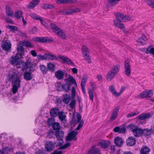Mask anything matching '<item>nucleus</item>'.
Returning a JSON list of instances; mask_svg holds the SVG:
<instances>
[{
	"label": "nucleus",
	"instance_id": "obj_50",
	"mask_svg": "<svg viewBox=\"0 0 154 154\" xmlns=\"http://www.w3.org/2000/svg\"><path fill=\"white\" fill-rule=\"evenodd\" d=\"M146 2L148 5L154 8V0H147Z\"/></svg>",
	"mask_w": 154,
	"mask_h": 154
},
{
	"label": "nucleus",
	"instance_id": "obj_24",
	"mask_svg": "<svg viewBox=\"0 0 154 154\" xmlns=\"http://www.w3.org/2000/svg\"><path fill=\"white\" fill-rule=\"evenodd\" d=\"M56 77L58 80L62 79L64 77L63 72L61 70H59L55 73Z\"/></svg>",
	"mask_w": 154,
	"mask_h": 154
},
{
	"label": "nucleus",
	"instance_id": "obj_64",
	"mask_svg": "<svg viewBox=\"0 0 154 154\" xmlns=\"http://www.w3.org/2000/svg\"><path fill=\"white\" fill-rule=\"evenodd\" d=\"M70 145V143L69 142H68L65 144L63 146H61L60 148V149H64L67 148Z\"/></svg>",
	"mask_w": 154,
	"mask_h": 154
},
{
	"label": "nucleus",
	"instance_id": "obj_11",
	"mask_svg": "<svg viewBox=\"0 0 154 154\" xmlns=\"http://www.w3.org/2000/svg\"><path fill=\"white\" fill-rule=\"evenodd\" d=\"M54 147V145L52 141H47L45 144V148L47 151H50L53 150Z\"/></svg>",
	"mask_w": 154,
	"mask_h": 154
},
{
	"label": "nucleus",
	"instance_id": "obj_19",
	"mask_svg": "<svg viewBox=\"0 0 154 154\" xmlns=\"http://www.w3.org/2000/svg\"><path fill=\"white\" fill-rule=\"evenodd\" d=\"M33 75L30 71H26L23 74L24 79L27 81L30 80L33 78Z\"/></svg>",
	"mask_w": 154,
	"mask_h": 154
},
{
	"label": "nucleus",
	"instance_id": "obj_49",
	"mask_svg": "<svg viewBox=\"0 0 154 154\" xmlns=\"http://www.w3.org/2000/svg\"><path fill=\"white\" fill-rule=\"evenodd\" d=\"M41 70L43 74H45L47 73L48 70L46 66L43 65H41L40 66Z\"/></svg>",
	"mask_w": 154,
	"mask_h": 154
},
{
	"label": "nucleus",
	"instance_id": "obj_25",
	"mask_svg": "<svg viewBox=\"0 0 154 154\" xmlns=\"http://www.w3.org/2000/svg\"><path fill=\"white\" fill-rule=\"evenodd\" d=\"M127 145L131 146L134 145L136 143V140L134 138L131 137L128 138L127 140Z\"/></svg>",
	"mask_w": 154,
	"mask_h": 154
},
{
	"label": "nucleus",
	"instance_id": "obj_55",
	"mask_svg": "<svg viewBox=\"0 0 154 154\" xmlns=\"http://www.w3.org/2000/svg\"><path fill=\"white\" fill-rule=\"evenodd\" d=\"M42 8L44 9L52 8H54V6L48 4H44L42 6Z\"/></svg>",
	"mask_w": 154,
	"mask_h": 154
},
{
	"label": "nucleus",
	"instance_id": "obj_63",
	"mask_svg": "<svg viewBox=\"0 0 154 154\" xmlns=\"http://www.w3.org/2000/svg\"><path fill=\"white\" fill-rule=\"evenodd\" d=\"M76 101L75 100H73L71 101L70 103V107L72 109L75 106Z\"/></svg>",
	"mask_w": 154,
	"mask_h": 154
},
{
	"label": "nucleus",
	"instance_id": "obj_22",
	"mask_svg": "<svg viewBox=\"0 0 154 154\" xmlns=\"http://www.w3.org/2000/svg\"><path fill=\"white\" fill-rule=\"evenodd\" d=\"M21 45L23 46H26L30 48H32L33 47V45L29 41H23L20 42L19 44L18 45L21 46Z\"/></svg>",
	"mask_w": 154,
	"mask_h": 154
},
{
	"label": "nucleus",
	"instance_id": "obj_46",
	"mask_svg": "<svg viewBox=\"0 0 154 154\" xmlns=\"http://www.w3.org/2000/svg\"><path fill=\"white\" fill-rule=\"evenodd\" d=\"M88 79V76L86 75H83L81 81V85H85Z\"/></svg>",
	"mask_w": 154,
	"mask_h": 154
},
{
	"label": "nucleus",
	"instance_id": "obj_40",
	"mask_svg": "<svg viewBox=\"0 0 154 154\" xmlns=\"http://www.w3.org/2000/svg\"><path fill=\"white\" fill-rule=\"evenodd\" d=\"M80 11V9L78 8L74 9H69L66 11V13L68 14H72L73 13L79 12Z\"/></svg>",
	"mask_w": 154,
	"mask_h": 154
},
{
	"label": "nucleus",
	"instance_id": "obj_33",
	"mask_svg": "<svg viewBox=\"0 0 154 154\" xmlns=\"http://www.w3.org/2000/svg\"><path fill=\"white\" fill-rule=\"evenodd\" d=\"M100 152L99 149L93 147L89 151L87 154H100Z\"/></svg>",
	"mask_w": 154,
	"mask_h": 154
},
{
	"label": "nucleus",
	"instance_id": "obj_14",
	"mask_svg": "<svg viewBox=\"0 0 154 154\" xmlns=\"http://www.w3.org/2000/svg\"><path fill=\"white\" fill-rule=\"evenodd\" d=\"M126 128L125 126H117L113 129V131L119 133H124L126 131Z\"/></svg>",
	"mask_w": 154,
	"mask_h": 154
},
{
	"label": "nucleus",
	"instance_id": "obj_16",
	"mask_svg": "<svg viewBox=\"0 0 154 154\" xmlns=\"http://www.w3.org/2000/svg\"><path fill=\"white\" fill-rule=\"evenodd\" d=\"M11 45L10 42L8 40L5 41L2 45V48L6 51H9L11 49Z\"/></svg>",
	"mask_w": 154,
	"mask_h": 154
},
{
	"label": "nucleus",
	"instance_id": "obj_53",
	"mask_svg": "<svg viewBox=\"0 0 154 154\" xmlns=\"http://www.w3.org/2000/svg\"><path fill=\"white\" fill-rule=\"evenodd\" d=\"M121 0H109V3L110 5H116Z\"/></svg>",
	"mask_w": 154,
	"mask_h": 154
},
{
	"label": "nucleus",
	"instance_id": "obj_27",
	"mask_svg": "<svg viewBox=\"0 0 154 154\" xmlns=\"http://www.w3.org/2000/svg\"><path fill=\"white\" fill-rule=\"evenodd\" d=\"M40 0H33L29 3L28 7L30 9H32L36 6L39 3Z\"/></svg>",
	"mask_w": 154,
	"mask_h": 154
},
{
	"label": "nucleus",
	"instance_id": "obj_26",
	"mask_svg": "<svg viewBox=\"0 0 154 154\" xmlns=\"http://www.w3.org/2000/svg\"><path fill=\"white\" fill-rule=\"evenodd\" d=\"M59 112V109L58 108H54L50 110V113L52 117H54L57 116Z\"/></svg>",
	"mask_w": 154,
	"mask_h": 154
},
{
	"label": "nucleus",
	"instance_id": "obj_32",
	"mask_svg": "<svg viewBox=\"0 0 154 154\" xmlns=\"http://www.w3.org/2000/svg\"><path fill=\"white\" fill-rule=\"evenodd\" d=\"M150 151V149L146 146H143L141 148L140 152L141 154H148Z\"/></svg>",
	"mask_w": 154,
	"mask_h": 154
},
{
	"label": "nucleus",
	"instance_id": "obj_15",
	"mask_svg": "<svg viewBox=\"0 0 154 154\" xmlns=\"http://www.w3.org/2000/svg\"><path fill=\"white\" fill-rule=\"evenodd\" d=\"M119 110V108L118 107H116L113 109L110 117V119L111 121L114 120L116 118Z\"/></svg>",
	"mask_w": 154,
	"mask_h": 154
},
{
	"label": "nucleus",
	"instance_id": "obj_18",
	"mask_svg": "<svg viewBox=\"0 0 154 154\" xmlns=\"http://www.w3.org/2000/svg\"><path fill=\"white\" fill-rule=\"evenodd\" d=\"M114 141L116 146L119 147L121 146L124 142L122 138L119 137H116L114 139Z\"/></svg>",
	"mask_w": 154,
	"mask_h": 154
},
{
	"label": "nucleus",
	"instance_id": "obj_1",
	"mask_svg": "<svg viewBox=\"0 0 154 154\" xmlns=\"http://www.w3.org/2000/svg\"><path fill=\"white\" fill-rule=\"evenodd\" d=\"M22 75V73H20L17 69L15 67L11 69L6 74V76L7 81L11 83V91L10 93H4L5 91V89L2 88V90L0 89V95L2 94L4 97L7 96L10 99H17V97H15L14 94L20 88Z\"/></svg>",
	"mask_w": 154,
	"mask_h": 154
},
{
	"label": "nucleus",
	"instance_id": "obj_54",
	"mask_svg": "<svg viewBox=\"0 0 154 154\" xmlns=\"http://www.w3.org/2000/svg\"><path fill=\"white\" fill-rule=\"evenodd\" d=\"M55 122V120L53 118H49L48 119V124L49 126L52 125Z\"/></svg>",
	"mask_w": 154,
	"mask_h": 154
},
{
	"label": "nucleus",
	"instance_id": "obj_59",
	"mask_svg": "<svg viewBox=\"0 0 154 154\" xmlns=\"http://www.w3.org/2000/svg\"><path fill=\"white\" fill-rule=\"evenodd\" d=\"M54 129L55 130L58 129L60 128V126L58 123H54L52 125Z\"/></svg>",
	"mask_w": 154,
	"mask_h": 154
},
{
	"label": "nucleus",
	"instance_id": "obj_35",
	"mask_svg": "<svg viewBox=\"0 0 154 154\" xmlns=\"http://www.w3.org/2000/svg\"><path fill=\"white\" fill-rule=\"evenodd\" d=\"M89 53L83 54V56L85 60H87L88 63H91V57L89 54Z\"/></svg>",
	"mask_w": 154,
	"mask_h": 154
},
{
	"label": "nucleus",
	"instance_id": "obj_28",
	"mask_svg": "<svg viewBox=\"0 0 154 154\" xmlns=\"http://www.w3.org/2000/svg\"><path fill=\"white\" fill-rule=\"evenodd\" d=\"M119 69L120 65L119 64H116L113 66L110 70L116 75L119 72Z\"/></svg>",
	"mask_w": 154,
	"mask_h": 154
},
{
	"label": "nucleus",
	"instance_id": "obj_39",
	"mask_svg": "<svg viewBox=\"0 0 154 154\" xmlns=\"http://www.w3.org/2000/svg\"><path fill=\"white\" fill-rule=\"evenodd\" d=\"M74 0H57V3L58 4L61 3H73Z\"/></svg>",
	"mask_w": 154,
	"mask_h": 154
},
{
	"label": "nucleus",
	"instance_id": "obj_7",
	"mask_svg": "<svg viewBox=\"0 0 154 154\" xmlns=\"http://www.w3.org/2000/svg\"><path fill=\"white\" fill-rule=\"evenodd\" d=\"M78 132L76 131L71 130L70 132L68 134V136L66 139L67 140H76L75 136L78 134Z\"/></svg>",
	"mask_w": 154,
	"mask_h": 154
},
{
	"label": "nucleus",
	"instance_id": "obj_23",
	"mask_svg": "<svg viewBox=\"0 0 154 154\" xmlns=\"http://www.w3.org/2000/svg\"><path fill=\"white\" fill-rule=\"evenodd\" d=\"M57 89L58 91H60L61 90L64 88L66 87H67V89H65V90L66 91H68L70 89V87L68 85H64L63 86V85L60 83H57L56 85Z\"/></svg>",
	"mask_w": 154,
	"mask_h": 154
},
{
	"label": "nucleus",
	"instance_id": "obj_20",
	"mask_svg": "<svg viewBox=\"0 0 154 154\" xmlns=\"http://www.w3.org/2000/svg\"><path fill=\"white\" fill-rule=\"evenodd\" d=\"M109 88L110 91L114 96L116 97H119V93L116 91V89L114 85H110Z\"/></svg>",
	"mask_w": 154,
	"mask_h": 154
},
{
	"label": "nucleus",
	"instance_id": "obj_29",
	"mask_svg": "<svg viewBox=\"0 0 154 154\" xmlns=\"http://www.w3.org/2000/svg\"><path fill=\"white\" fill-rule=\"evenodd\" d=\"M116 75L115 73L109 70L106 75V79L108 81H110Z\"/></svg>",
	"mask_w": 154,
	"mask_h": 154
},
{
	"label": "nucleus",
	"instance_id": "obj_47",
	"mask_svg": "<svg viewBox=\"0 0 154 154\" xmlns=\"http://www.w3.org/2000/svg\"><path fill=\"white\" fill-rule=\"evenodd\" d=\"M47 67L48 69L51 72H53L54 71L55 66L53 63H48L47 64Z\"/></svg>",
	"mask_w": 154,
	"mask_h": 154
},
{
	"label": "nucleus",
	"instance_id": "obj_17",
	"mask_svg": "<svg viewBox=\"0 0 154 154\" xmlns=\"http://www.w3.org/2000/svg\"><path fill=\"white\" fill-rule=\"evenodd\" d=\"M66 82L70 85L74 84L76 87H77V85L75 79L71 75L69 76L68 78L65 80Z\"/></svg>",
	"mask_w": 154,
	"mask_h": 154
},
{
	"label": "nucleus",
	"instance_id": "obj_41",
	"mask_svg": "<svg viewBox=\"0 0 154 154\" xmlns=\"http://www.w3.org/2000/svg\"><path fill=\"white\" fill-rule=\"evenodd\" d=\"M30 16L34 20H39L42 23L43 21L41 19V17L33 13H31L29 14Z\"/></svg>",
	"mask_w": 154,
	"mask_h": 154
},
{
	"label": "nucleus",
	"instance_id": "obj_43",
	"mask_svg": "<svg viewBox=\"0 0 154 154\" xmlns=\"http://www.w3.org/2000/svg\"><path fill=\"white\" fill-rule=\"evenodd\" d=\"M64 134V132L62 131H57L55 132V136L57 138H62Z\"/></svg>",
	"mask_w": 154,
	"mask_h": 154
},
{
	"label": "nucleus",
	"instance_id": "obj_30",
	"mask_svg": "<svg viewBox=\"0 0 154 154\" xmlns=\"http://www.w3.org/2000/svg\"><path fill=\"white\" fill-rule=\"evenodd\" d=\"M46 60H57L58 57L55 55L51 54H46Z\"/></svg>",
	"mask_w": 154,
	"mask_h": 154
},
{
	"label": "nucleus",
	"instance_id": "obj_52",
	"mask_svg": "<svg viewBox=\"0 0 154 154\" xmlns=\"http://www.w3.org/2000/svg\"><path fill=\"white\" fill-rule=\"evenodd\" d=\"M145 91L146 92V94L147 96V97H151L153 94V92L152 90H146Z\"/></svg>",
	"mask_w": 154,
	"mask_h": 154
},
{
	"label": "nucleus",
	"instance_id": "obj_6",
	"mask_svg": "<svg viewBox=\"0 0 154 154\" xmlns=\"http://www.w3.org/2000/svg\"><path fill=\"white\" fill-rule=\"evenodd\" d=\"M124 69L125 75L127 76H129L131 74V66L129 61L126 60L125 62Z\"/></svg>",
	"mask_w": 154,
	"mask_h": 154
},
{
	"label": "nucleus",
	"instance_id": "obj_2",
	"mask_svg": "<svg viewBox=\"0 0 154 154\" xmlns=\"http://www.w3.org/2000/svg\"><path fill=\"white\" fill-rule=\"evenodd\" d=\"M17 53L16 56H12L10 59V62L12 64L16 66L18 69L21 67L22 63L23 61L20 60L22 54L24 52V48L23 47L18 45L17 46Z\"/></svg>",
	"mask_w": 154,
	"mask_h": 154
},
{
	"label": "nucleus",
	"instance_id": "obj_48",
	"mask_svg": "<svg viewBox=\"0 0 154 154\" xmlns=\"http://www.w3.org/2000/svg\"><path fill=\"white\" fill-rule=\"evenodd\" d=\"M143 131L144 135L146 136H147L151 134V133L152 132V129H146L144 130Z\"/></svg>",
	"mask_w": 154,
	"mask_h": 154
},
{
	"label": "nucleus",
	"instance_id": "obj_36",
	"mask_svg": "<svg viewBox=\"0 0 154 154\" xmlns=\"http://www.w3.org/2000/svg\"><path fill=\"white\" fill-rule=\"evenodd\" d=\"M6 10L7 14L11 17L13 16V12L12 9L8 6L6 7Z\"/></svg>",
	"mask_w": 154,
	"mask_h": 154
},
{
	"label": "nucleus",
	"instance_id": "obj_37",
	"mask_svg": "<svg viewBox=\"0 0 154 154\" xmlns=\"http://www.w3.org/2000/svg\"><path fill=\"white\" fill-rule=\"evenodd\" d=\"M71 97L69 95L66 94L63 96V101L65 103H68L70 100Z\"/></svg>",
	"mask_w": 154,
	"mask_h": 154
},
{
	"label": "nucleus",
	"instance_id": "obj_51",
	"mask_svg": "<svg viewBox=\"0 0 154 154\" xmlns=\"http://www.w3.org/2000/svg\"><path fill=\"white\" fill-rule=\"evenodd\" d=\"M88 93L90 100L92 101H93L94 98V96L92 91L91 89H89L88 90Z\"/></svg>",
	"mask_w": 154,
	"mask_h": 154
},
{
	"label": "nucleus",
	"instance_id": "obj_44",
	"mask_svg": "<svg viewBox=\"0 0 154 154\" xmlns=\"http://www.w3.org/2000/svg\"><path fill=\"white\" fill-rule=\"evenodd\" d=\"M22 12L21 11L18 10L14 14V17L17 19H20L22 17Z\"/></svg>",
	"mask_w": 154,
	"mask_h": 154
},
{
	"label": "nucleus",
	"instance_id": "obj_38",
	"mask_svg": "<svg viewBox=\"0 0 154 154\" xmlns=\"http://www.w3.org/2000/svg\"><path fill=\"white\" fill-rule=\"evenodd\" d=\"M147 40V38L146 36L145 35H143L141 38L137 39V42L143 45L145 43V42Z\"/></svg>",
	"mask_w": 154,
	"mask_h": 154
},
{
	"label": "nucleus",
	"instance_id": "obj_45",
	"mask_svg": "<svg viewBox=\"0 0 154 154\" xmlns=\"http://www.w3.org/2000/svg\"><path fill=\"white\" fill-rule=\"evenodd\" d=\"M82 54L85 53H89V50L88 48L85 45L82 46L81 48Z\"/></svg>",
	"mask_w": 154,
	"mask_h": 154
},
{
	"label": "nucleus",
	"instance_id": "obj_5",
	"mask_svg": "<svg viewBox=\"0 0 154 154\" xmlns=\"http://www.w3.org/2000/svg\"><path fill=\"white\" fill-rule=\"evenodd\" d=\"M118 14L116 15V19L114 20V23L115 26L121 29L124 32H125L126 29L123 24L120 22L122 21V19L121 18L119 19L117 18Z\"/></svg>",
	"mask_w": 154,
	"mask_h": 154
},
{
	"label": "nucleus",
	"instance_id": "obj_10",
	"mask_svg": "<svg viewBox=\"0 0 154 154\" xmlns=\"http://www.w3.org/2000/svg\"><path fill=\"white\" fill-rule=\"evenodd\" d=\"M58 57L60 58L64 63H66L69 65L74 66V63L73 62L68 58L61 55H59Z\"/></svg>",
	"mask_w": 154,
	"mask_h": 154
},
{
	"label": "nucleus",
	"instance_id": "obj_34",
	"mask_svg": "<svg viewBox=\"0 0 154 154\" xmlns=\"http://www.w3.org/2000/svg\"><path fill=\"white\" fill-rule=\"evenodd\" d=\"M151 115L149 113L141 114L138 116V118L140 119L144 120L149 119Z\"/></svg>",
	"mask_w": 154,
	"mask_h": 154
},
{
	"label": "nucleus",
	"instance_id": "obj_60",
	"mask_svg": "<svg viewBox=\"0 0 154 154\" xmlns=\"http://www.w3.org/2000/svg\"><path fill=\"white\" fill-rule=\"evenodd\" d=\"M127 87L126 86H123L121 88L119 92V97L121 94L126 89Z\"/></svg>",
	"mask_w": 154,
	"mask_h": 154
},
{
	"label": "nucleus",
	"instance_id": "obj_42",
	"mask_svg": "<svg viewBox=\"0 0 154 154\" xmlns=\"http://www.w3.org/2000/svg\"><path fill=\"white\" fill-rule=\"evenodd\" d=\"M58 115L59 119L61 121H66V116L64 114V112H60Z\"/></svg>",
	"mask_w": 154,
	"mask_h": 154
},
{
	"label": "nucleus",
	"instance_id": "obj_57",
	"mask_svg": "<svg viewBox=\"0 0 154 154\" xmlns=\"http://www.w3.org/2000/svg\"><path fill=\"white\" fill-rule=\"evenodd\" d=\"M41 19L43 21V23H42V22H41V24L44 26H45L46 27H47V26H48V20L46 19H43L42 17Z\"/></svg>",
	"mask_w": 154,
	"mask_h": 154
},
{
	"label": "nucleus",
	"instance_id": "obj_8",
	"mask_svg": "<svg viewBox=\"0 0 154 154\" xmlns=\"http://www.w3.org/2000/svg\"><path fill=\"white\" fill-rule=\"evenodd\" d=\"M35 41L40 42H52L53 41L52 38L47 37H36L33 38Z\"/></svg>",
	"mask_w": 154,
	"mask_h": 154
},
{
	"label": "nucleus",
	"instance_id": "obj_4",
	"mask_svg": "<svg viewBox=\"0 0 154 154\" xmlns=\"http://www.w3.org/2000/svg\"><path fill=\"white\" fill-rule=\"evenodd\" d=\"M50 25L53 31L56 34L63 38H65L64 32L53 23H51Z\"/></svg>",
	"mask_w": 154,
	"mask_h": 154
},
{
	"label": "nucleus",
	"instance_id": "obj_9",
	"mask_svg": "<svg viewBox=\"0 0 154 154\" xmlns=\"http://www.w3.org/2000/svg\"><path fill=\"white\" fill-rule=\"evenodd\" d=\"M110 142L109 140H101L100 141L98 145L103 149L107 148L110 144Z\"/></svg>",
	"mask_w": 154,
	"mask_h": 154
},
{
	"label": "nucleus",
	"instance_id": "obj_21",
	"mask_svg": "<svg viewBox=\"0 0 154 154\" xmlns=\"http://www.w3.org/2000/svg\"><path fill=\"white\" fill-rule=\"evenodd\" d=\"M144 51L146 54H150L154 58V47H152V45L148 46L147 48L144 49Z\"/></svg>",
	"mask_w": 154,
	"mask_h": 154
},
{
	"label": "nucleus",
	"instance_id": "obj_3",
	"mask_svg": "<svg viewBox=\"0 0 154 154\" xmlns=\"http://www.w3.org/2000/svg\"><path fill=\"white\" fill-rule=\"evenodd\" d=\"M127 128H129L131 130L133 135L135 137H139L143 134V130L133 124H129L127 126Z\"/></svg>",
	"mask_w": 154,
	"mask_h": 154
},
{
	"label": "nucleus",
	"instance_id": "obj_13",
	"mask_svg": "<svg viewBox=\"0 0 154 154\" xmlns=\"http://www.w3.org/2000/svg\"><path fill=\"white\" fill-rule=\"evenodd\" d=\"M121 18L122 22H126L131 20V17L128 15L122 14H118L117 18Z\"/></svg>",
	"mask_w": 154,
	"mask_h": 154
},
{
	"label": "nucleus",
	"instance_id": "obj_62",
	"mask_svg": "<svg viewBox=\"0 0 154 154\" xmlns=\"http://www.w3.org/2000/svg\"><path fill=\"white\" fill-rule=\"evenodd\" d=\"M46 54H45L44 55H38V59L42 60H46Z\"/></svg>",
	"mask_w": 154,
	"mask_h": 154
},
{
	"label": "nucleus",
	"instance_id": "obj_58",
	"mask_svg": "<svg viewBox=\"0 0 154 154\" xmlns=\"http://www.w3.org/2000/svg\"><path fill=\"white\" fill-rule=\"evenodd\" d=\"M6 27L10 29L12 31H16L17 29V27L13 26H7Z\"/></svg>",
	"mask_w": 154,
	"mask_h": 154
},
{
	"label": "nucleus",
	"instance_id": "obj_12",
	"mask_svg": "<svg viewBox=\"0 0 154 154\" xmlns=\"http://www.w3.org/2000/svg\"><path fill=\"white\" fill-rule=\"evenodd\" d=\"M21 64V67L20 68H21L23 70H27V69H30L33 65V64L30 62H27L26 63H25L23 61Z\"/></svg>",
	"mask_w": 154,
	"mask_h": 154
},
{
	"label": "nucleus",
	"instance_id": "obj_61",
	"mask_svg": "<svg viewBox=\"0 0 154 154\" xmlns=\"http://www.w3.org/2000/svg\"><path fill=\"white\" fill-rule=\"evenodd\" d=\"M58 140L57 142V145L60 146L63 144V141L62 138H57Z\"/></svg>",
	"mask_w": 154,
	"mask_h": 154
},
{
	"label": "nucleus",
	"instance_id": "obj_31",
	"mask_svg": "<svg viewBox=\"0 0 154 154\" xmlns=\"http://www.w3.org/2000/svg\"><path fill=\"white\" fill-rule=\"evenodd\" d=\"M74 114L71 122L72 124L74 125L78 123L80 121L81 118L80 115L79 113H77V119L76 120H75L74 118Z\"/></svg>",
	"mask_w": 154,
	"mask_h": 154
},
{
	"label": "nucleus",
	"instance_id": "obj_56",
	"mask_svg": "<svg viewBox=\"0 0 154 154\" xmlns=\"http://www.w3.org/2000/svg\"><path fill=\"white\" fill-rule=\"evenodd\" d=\"M77 87H76L75 86L72 87V98H74L76 94L75 88Z\"/></svg>",
	"mask_w": 154,
	"mask_h": 154
}]
</instances>
